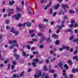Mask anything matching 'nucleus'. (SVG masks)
<instances>
[{
  "mask_svg": "<svg viewBox=\"0 0 78 78\" xmlns=\"http://www.w3.org/2000/svg\"><path fill=\"white\" fill-rule=\"evenodd\" d=\"M64 67L66 69V70H67V69H69V67H68V66H67V64H65L64 65Z\"/></svg>",
  "mask_w": 78,
  "mask_h": 78,
  "instance_id": "nucleus-22",
  "label": "nucleus"
},
{
  "mask_svg": "<svg viewBox=\"0 0 78 78\" xmlns=\"http://www.w3.org/2000/svg\"><path fill=\"white\" fill-rule=\"evenodd\" d=\"M67 32H71V33H72V29H69L68 30H66Z\"/></svg>",
  "mask_w": 78,
  "mask_h": 78,
  "instance_id": "nucleus-34",
  "label": "nucleus"
},
{
  "mask_svg": "<svg viewBox=\"0 0 78 78\" xmlns=\"http://www.w3.org/2000/svg\"><path fill=\"white\" fill-rule=\"evenodd\" d=\"M73 38H74V36H72L71 37H70V40H72V39H73Z\"/></svg>",
  "mask_w": 78,
  "mask_h": 78,
  "instance_id": "nucleus-53",
  "label": "nucleus"
},
{
  "mask_svg": "<svg viewBox=\"0 0 78 78\" xmlns=\"http://www.w3.org/2000/svg\"><path fill=\"white\" fill-rule=\"evenodd\" d=\"M39 59L38 58H36L34 60V62L32 63V65L33 66V67H36V62H37L39 61Z\"/></svg>",
  "mask_w": 78,
  "mask_h": 78,
  "instance_id": "nucleus-1",
  "label": "nucleus"
},
{
  "mask_svg": "<svg viewBox=\"0 0 78 78\" xmlns=\"http://www.w3.org/2000/svg\"><path fill=\"white\" fill-rule=\"evenodd\" d=\"M20 17H21V15L20 13H18L17 14V16L15 17V18L16 20H19Z\"/></svg>",
  "mask_w": 78,
  "mask_h": 78,
  "instance_id": "nucleus-5",
  "label": "nucleus"
},
{
  "mask_svg": "<svg viewBox=\"0 0 78 78\" xmlns=\"http://www.w3.org/2000/svg\"><path fill=\"white\" fill-rule=\"evenodd\" d=\"M42 27H43V26L42 24H39V30L41 32L42 31Z\"/></svg>",
  "mask_w": 78,
  "mask_h": 78,
  "instance_id": "nucleus-6",
  "label": "nucleus"
},
{
  "mask_svg": "<svg viewBox=\"0 0 78 78\" xmlns=\"http://www.w3.org/2000/svg\"><path fill=\"white\" fill-rule=\"evenodd\" d=\"M75 20H72L71 21V23H75Z\"/></svg>",
  "mask_w": 78,
  "mask_h": 78,
  "instance_id": "nucleus-47",
  "label": "nucleus"
},
{
  "mask_svg": "<svg viewBox=\"0 0 78 78\" xmlns=\"http://www.w3.org/2000/svg\"><path fill=\"white\" fill-rule=\"evenodd\" d=\"M43 22H48V20L47 19H44L43 20Z\"/></svg>",
  "mask_w": 78,
  "mask_h": 78,
  "instance_id": "nucleus-35",
  "label": "nucleus"
},
{
  "mask_svg": "<svg viewBox=\"0 0 78 78\" xmlns=\"http://www.w3.org/2000/svg\"><path fill=\"white\" fill-rule=\"evenodd\" d=\"M14 1H10L9 2V5L10 6H11L12 5H14Z\"/></svg>",
  "mask_w": 78,
  "mask_h": 78,
  "instance_id": "nucleus-9",
  "label": "nucleus"
},
{
  "mask_svg": "<svg viewBox=\"0 0 78 78\" xmlns=\"http://www.w3.org/2000/svg\"><path fill=\"white\" fill-rule=\"evenodd\" d=\"M23 56H26V52H23Z\"/></svg>",
  "mask_w": 78,
  "mask_h": 78,
  "instance_id": "nucleus-60",
  "label": "nucleus"
},
{
  "mask_svg": "<svg viewBox=\"0 0 78 78\" xmlns=\"http://www.w3.org/2000/svg\"><path fill=\"white\" fill-rule=\"evenodd\" d=\"M8 11H12V12H11L12 14H13V13H14V10H13V9H8Z\"/></svg>",
  "mask_w": 78,
  "mask_h": 78,
  "instance_id": "nucleus-24",
  "label": "nucleus"
},
{
  "mask_svg": "<svg viewBox=\"0 0 78 78\" xmlns=\"http://www.w3.org/2000/svg\"><path fill=\"white\" fill-rule=\"evenodd\" d=\"M34 32V30H30V34H31V33H33Z\"/></svg>",
  "mask_w": 78,
  "mask_h": 78,
  "instance_id": "nucleus-33",
  "label": "nucleus"
},
{
  "mask_svg": "<svg viewBox=\"0 0 78 78\" xmlns=\"http://www.w3.org/2000/svg\"><path fill=\"white\" fill-rule=\"evenodd\" d=\"M72 71L73 73H75L76 72H78V69H75L74 68H73L72 70Z\"/></svg>",
  "mask_w": 78,
  "mask_h": 78,
  "instance_id": "nucleus-10",
  "label": "nucleus"
},
{
  "mask_svg": "<svg viewBox=\"0 0 78 78\" xmlns=\"http://www.w3.org/2000/svg\"><path fill=\"white\" fill-rule=\"evenodd\" d=\"M66 47L65 45H63L62 46V48L63 50H65L66 48Z\"/></svg>",
  "mask_w": 78,
  "mask_h": 78,
  "instance_id": "nucleus-40",
  "label": "nucleus"
},
{
  "mask_svg": "<svg viewBox=\"0 0 78 78\" xmlns=\"http://www.w3.org/2000/svg\"><path fill=\"white\" fill-rule=\"evenodd\" d=\"M55 44L56 45L59 44V40H57L55 42Z\"/></svg>",
  "mask_w": 78,
  "mask_h": 78,
  "instance_id": "nucleus-25",
  "label": "nucleus"
},
{
  "mask_svg": "<svg viewBox=\"0 0 78 78\" xmlns=\"http://www.w3.org/2000/svg\"><path fill=\"white\" fill-rule=\"evenodd\" d=\"M58 66L60 67H61V69H62V66H63L62 64L61 63H58Z\"/></svg>",
  "mask_w": 78,
  "mask_h": 78,
  "instance_id": "nucleus-15",
  "label": "nucleus"
},
{
  "mask_svg": "<svg viewBox=\"0 0 78 78\" xmlns=\"http://www.w3.org/2000/svg\"><path fill=\"white\" fill-rule=\"evenodd\" d=\"M12 63L13 65H16L17 64V62L15 61H13Z\"/></svg>",
  "mask_w": 78,
  "mask_h": 78,
  "instance_id": "nucleus-30",
  "label": "nucleus"
},
{
  "mask_svg": "<svg viewBox=\"0 0 78 78\" xmlns=\"http://www.w3.org/2000/svg\"><path fill=\"white\" fill-rule=\"evenodd\" d=\"M40 48H44V45H41L40 46Z\"/></svg>",
  "mask_w": 78,
  "mask_h": 78,
  "instance_id": "nucleus-56",
  "label": "nucleus"
},
{
  "mask_svg": "<svg viewBox=\"0 0 78 78\" xmlns=\"http://www.w3.org/2000/svg\"><path fill=\"white\" fill-rule=\"evenodd\" d=\"M73 59L74 60H75L76 59V60L77 61H78V57L77 56V55H76L75 56H74L73 57Z\"/></svg>",
  "mask_w": 78,
  "mask_h": 78,
  "instance_id": "nucleus-13",
  "label": "nucleus"
},
{
  "mask_svg": "<svg viewBox=\"0 0 78 78\" xmlns=\"http://www.w3.org/2000/svg\"><path fill=\"white\" fill-rule=\"evenodd\" d=\"M41 76V71H37L36 74L35 75L34 77L35 78H39Z\"/></svg>",
  "mask_w": 78,
  "mask_h": 78,
  "instance_id": "nucleus-2",
  "label": "nucleus"
},
{
  "mask_svg": "<svg viewBox=\"0 0 78 78\" xmlns=\"http://www.w3.org/2000/svg\"><path fill=\"white\" fill-rule=\"evenodd\" d=\"M43 69L44 70H45V71H47V70H48V69H47V66L45 65L44 66Z\"/></svg>",
  "mask_w": 78,
  "mask_h": 78,
  "instance_id": "nucleus-21",
  "label": "nucleus"
},
{
  "mask_svg": "<svg viewBox=\"0 0 78 78\" xmlns=\"http://www.w3.org/2000/svg\"><path fill=\"white\" fill-rule=\"evenodd\" d=\"M78 27V23H76L75 24L74 28H76V27Z\"/></svg>",
  "mask_w": 78,
  "mask_h": 78,
  "instance_id": "nucleus-50",
  "label": "nucleus"
},
{
  "mask_svg": "<svg viewBox=\"0 0 78 78\" xmlns=\"http://www.w3.org/2000/svg\"><path fill=\"white\" fill-rule=\"evenodd\" d=\"M28 11L29 13H30V14H31L32 12V9L30 8V7H28Z\"/></svg>",
  "mask_w": 78,
  "mask_h": 78,
  "instance_id": "nucleus-11",
  "label": "nucleus"
},
{
  "mask_svg": "<svg viewBox=\"0 0 78 78\" xmlns=\"http://www.w3.org/2000/svg\"><path fill=\"white\" fill-rule=\"evenodd\" d=\"M35 34H32V35H31V37H34V36H35Z\"/></svg>",
  "mask_w": 78,
  "mask_h": 78,
  "instance_id": "nucleus-63",
  "label": "nucleus"
},
{
  "mask_svg": "<svg viewBox=\"0 0 78 78\" xmlns=\"http://www.w3.org/2000/svg\"><path fill=\"white\" fill-rule=\"evenodd\" d=\"M13 78H16V77H17L18 78H19V74H17V75L16 74H14L13 76Z\"/></svg>",
  "mask_w": 78,
  "mask_h": 78,
  "instance_id": "nucleus-18",
  "label": "nucleus"
},
{
  "mask_svg": "<svg viewBox=\"0 0 78 78\" xmlns=\"http://www.w3.org/2000/svg\"><path fill=\"white\" fill-rule=\"evenodd\" d=\"M60 31V30L59 29H58L56 31V33L57 34L59 33Z\"/></svg>",
  "mask_w": 78,
  "mask_h": 78,
  "instance_id": "nucleus-57",
  "label": "nucleus"
},
{
  "mask_svg": "<svg viewBox=\"0 0 78 78\" xmlns=\"http://www.w3.org/2000/svg\"><path fill=\"white\" fill-rule=\"evenodd\" d=\"M51 2H49V4H48V5L44 7V9L47 10V8H48V7H50V6H51Z\"/></svg>",
  "mask_w": 78,
  "mask_h": 78,
  "instance_id": "nucleus-7",
  "label": "nucleus"
},
{
  "mask_svg": "<svg viewBox=\"0 0 78 78\" xmlns=\"http://www.w3.org/2000/svg\"><path fill=\"white\" fill-rule=\"evenodd\" d=\"M40 3H41L42 4H44V2H46L47 0H41L40 1Z\"/></svg>",
  "mask_w": 78,
  "mask_h": 78,
  "instance_id": "nucleus-17",
  "label": "nucleus"
},
{
  "mask_svg": "<svg viewBox=\"0 0 78 78\" xmlns=\"http://www.w3.org/2000/svg\"><path fill=\"white\" fill-rule=\"evenodd\" d=\"M54 72H55V71L54 70L50 69L49 70V73H54Z\"/></svg>",
  "mask_w": 78,
  "mask_h": 78,
  "instance_id": "nucleus-29",
  "label": "nucleus"
},
{
  "mask_svg": "<svg viewBox=\"0 0 78 78\" xmlns=\"http://www.w3.org/2000/svg\"><path fill=\"white\" fill-rule=\"evenodd\" d=\"M8 61L5 60L4 62L5 64H7L8 63Z\"/></svg>",
  "mask_w": 78,
  "mask_h": 78,
  "instance_id": "nucleus-64",
  "label": "nucleus"
},
{
  "mask_svg": "<svg viewBox=\"0 0 78 78\" xmlns=\"http://www.w3.org/2000/svg\"><path fill=\"white\" fill-rule=\"evenodd\" d=\"M68 62L70 64H72V61L69 60L68 61Z\"/></svg>",
  "mask_w": 78,
  "mask_h": 78,
  "instance_id": "nucleus-41",
  "label": "nucleus"
},
{
  "mask_svg": "<svg viewBox=\"0 0 78 78\" xmlns=\"http://www.w3.org/2000/svg\"><path fill=\"white\" fill-rule=\"evenodd\" d=\"M56 27L57 28H58V30H62V27H64V25L63 24H62L61 25H58Z\"/></svg>",
  "mask_w": 78,
  "mask_h": 78,
  "instance_id": "nucleus-4",
  "label": "nucleus"
},
{
  "mask_svg": "<svg viewBox=\"0 0 78 78\" xmlns=\"http://www.w3.org/2000/svg\"><path fill=\"white\" fill-rule=\"evenodd\" d=\"M20 63H23V62H24V60L23 59L20 60Z\"/></svg>",
  "mask_w": 78,
  "mask_h": 78,
  "instance_id": "nucleus-37",
  "label": "nucleus"
},
{
  "mask_svg": "<svg viewBox=\"0 0 78 78\" xmlns=\"http://www.w3.org/2000/svg\"><path fill=\"white\" fill-rule=\"evenodd\" d=\"M52 37H54L55 38H58V35H56L55 34H54L52 35Z\"/></svg>",
  "mask_w": 78,
  "mask_h": 78,
  "instance_id": "nucleus-19",
  "label": "nucleus"
},
{
  "mask_svg": "<svg viewBox=\"0 0 78 78\" xmlns=\"http://www.w3.org/2000/svg\"><path fill=\"white\" fill-rule=\"evenodd\" d=\"M14 55L15 57H16V58L17 60H18V59H19V58L20 56L19 54H14Z\"/></svg>",
  "mask_w": 78,
  "mask_h": 78,
  "instance_id": "nucleus-8",
  "label": "nucleus"
},
{
  "mask_svg": "<svg viewBox=\"0 0 78 78\" xmlns=\"http://www.w3.org/2000/svg\"><path fill=\"white\" fill-rule=\"evenodd\" d=\"M50 37H49L47 39V40H46V41H47V42H50V40H50Z\"/></svg>",
  "mask_w": 78,
  "mask_h": 78,
  "instance_id": "nucleus-48",
  "label": "nucleus"
},
{
  "mask_svg": "<svg viewBox=\"0 0 78 78\" xmlns=\"http://www.w3.org/2000/svg\"><path fill=\"white\" fill-rule=\"evenodd\" d=\"M32 24L31 23H30L29 22H27V25L28 27H31Z\"/></svg>",
  "mask_w": 78,
  "mask_h": 78,
  "instance_id": "nucleus-12",
  "label": "nucleus"
},
{
  "mask_svg": "<svg viewBox=\"0 0 78 78\" xmlns=\"http://www.w3.org/2000/svg\"><path fill=\"white\" fill-rule=\"evenodd\" d=\"M6 28L7 30H9L10 28V26H7L6 27Z\"/></svg>",
  "mask_w": 78,
  "mask_h": 78,
  "instance_id": "nucleus-51",
  "label": "nucleus"
},
{
  "mask_svg": "<svg viewBox=\"0 0 78 78\" xmlns=\"http://www.w3.org/2000/svg\"><path fill=\"white\" fill-rule=\"evenodd\" d=\"M14 30V27H12L11 30V32H12V33H14V34H15V36H17V35H18L19 32L18 31H16L15 30Z\"/></svg>",
  "mask_w": 78,
  "mask_h": 78,
  "instance_id": "nucleus-3",
  "label": "nucleus"
},
{
  "mask_svg": "<svg viewBox=\"0 0 78 78\" xmlns=\"http://www.w3.org/2000/svg\"><path fill=\"white\" fill-rule=\"evenodd\" d=\"M73 24H71L69 26V27L71 28H73Z\"/></svg>",
  "mask_w": 78,
  "mask_h": 78,
  "instance_id": "nucleus-54",
  "label": "nucleus"
},
{
  "mask_svg": "<svg viewBox=\"0 0 78 78\" xmlns=\"http://www.w3.org/2000/svg\"><path fill=\"white\" fill-rule=\"evenodd\" d=\"M23 75H24V72H23L21 73L20 74V77H22V76H23Z\"/></svg>",
  "mask_w": 78,
  "mask_h": 78,
  "instance_id": "nucleus-27",
  "label": "nucleus"
},
{
  "mask_svg": "<svg viewBox=\"0 0 78 78\" xmlns=\"http://www.w3.org/2000/svg\"><path fill=\"white\" fill-rule=\"evenodd\" d=\"M41 39H42L43 41H45V39H46V37H45L43 36L42 37Z\"/></svg>",
  "mask_w": 78,
  "mask_h": 78,
  "instance_id": "nucleus-28",
  "label": "nucleus"
},
{
  "mask_svg": "<svg viewBox=\"0 0 78 78\" xmlns=\"http://www.w3.org/2000/svg\"><path fill=\"white\" fill-rule=\"evenodd\" d=\"M73 41L74 42H77L78 41V39L76 38V39H74L73 40Z\"/></svg>",
  "mask_w": 78,
  "mask_h": 78,
  "instance_id": "nucleus-32",
  "label": "nucleus"
},
{
  "mask_svg": "<svg viewBox=\"0 0 78 78\" xmlns=\"http://www.w3.org/2000/svg\"><path fill=\"white\" fill-rule=\"evenodd\" d=\"M33 54L34 55H37V54H38V51H36V52L33 51Z\"/></svg>",
  "mask_w": 78,
  "mask_h": 78,
  "instance_id": "nucleus-31",
  "label": "nucleus"
},
{
  "mask_svg": "<svg viewBox=\"0 0 78 78\" xmlns=\"http://www.w3.org/2000/svg\"><path fill=\"white\" fill-rule=\"evenodd\" d=\"M62 7H63V8H68V5H67V4H66L65 5L62 4Z\"/></svg>",
  "mask_w": 78,
  "mask_h": 78,
  "instance_id": "nucleus-16",
  "label": "nucleus"
},
{
  "mask_svg": "<svg viewBox=\"0 0 78 78\" xmlns=\"http://www.w3.org/2000/svg\"><path fill=\"white\" fill-rule=\"evenodd\" d=\"M56 59V58H52L51 60V62L52 61H55V60Z\"/></svg>",
  "mask_w": 78,
  "mask_h": 78,
  "instance_id": "nucleus-36",
  "label": "nucleus"
},
{
  "mask_svg": "<svg viewBox=\"0 0 78 78\" xmlns=\"http://www.w3.org/2000/svg\"><path fill=\"white\" fill-rule=\"evenodd\" d=\"M59 6H60L59 4H57L56 6H55V9H57L59 7Z\"/></svg>",
  "mask_w": 78,
  "mask_h": 78,
  "instance_id": "nucleus-14",
  "label": "nucleus"
},
{
  "mask_svg": "<svg viewBox=\"0 0 78 78\" xmlns=\"http://www.w3.org/2000/svg\"><path fill=\"white\" fill-rule=\"evenodd\" d=\"M69 48H70V47H67L66 46V48L65 49H66V50H68V51H69Z\"/></svg>",
  "mask_w": 78,
  "mask_h": 78,
  "instance_id": "nucleus-46",
  "label": "nucleus"
},
{
  "mask_svg": "<svg viewBox=\"0 0 78 78\" xmlns=\"http://www.w3.org/2000/svg\"><path fill=\"white\" fill-rule=\"evenodd\" d=\"M27 48L29 49V50H30V46L29 45H28L27 46Z\"/></svg>",
  "mask_w": 78,
  "mask_h": 78,
  "instance_id": "nucleus-61",
  "label": "nucleus"
},
{
  "mask_svg": "<svg viewBox=\"0 0 78 78\" xmlns=\"http://www.w3.org/2000/svg\"><path fill=\"white\" fill-rule=\"evenodd\" d=\"M13 45H14V47H19V45L17 44H14Z\"/></svg>",
  "mask_w": 78,
  "mask_h": 78,
  "instance_id": "nucleus-44",
  "label": "nucleus"
},
{
  "mask_svg": "<svg viewBox=\"0 0 78 78\" xmlns=\"http://www.w3.org/2000/svg\"><path fill=\"white\" fill-rule=\"evenodd\" d=\"M43 62V60H41V61H39V63L40 64H42V63Z\"/></svg>",
  "mask_w": 78,
  "mask_h": 78,
  "instance_id": "nucleus-62",
  "label": "nucleus"
},
{
  "mask_svg": "<svg viewBox=\"0 0 78 78\" xmlns=\"http://www.w3.org/2000/svg\"><path fill=\"white\" fill-rule=\"evenodd\" d=\"M56 15V12H55L53 13V15H52V16L53 17H55Z\"/></svg>",
  "mask_w": 78,
  "mask_h": 78,
  "instance_id": "nucleus-58",
  "label": "nucleus"
},
{
  "mask_svg": "<svg viewBox=\"0 0 78 78\" xmlns=\"http://www.w3.org/2000/svg\"><path fill=\"white\" fill-rule=\"evenodd\" d=\"M63 19H68V17L67 16H65L63 17Z\"/></svg>",
  "mask_w": 78,
  "mask_h": 78,
  "instance_id": "nucleus-42",
  "label": "nucleus"
},
{
  "mask_svg": "<svg viewBox=\"0 0 78 78\" xmlns=\"http://www.w3.org/2000/svg\"><path fill=\"white\" fill-rule=\"evenodd\" d=\"M32 70V69H31V68H30L28 69V70H27V72H31Z\"/></svg>",
  "mask_w": 78,
  "mask_h": 78,
  "instance_id": "nucleus-52",
  "label": "nucleus"
},
{
  "mask_svg": "<svg viewBox=\"0 0 78 78\" xmlns=\"http://www.w3.org/2000/svg\"><path fill=\"white\" fill-rule=\"evenodd\" d=\"M69 12H71V13H74V12H75L72 10H69Z\"/></svg>",
  "mask_w": 78,
  "mask_h": 78,
  "instance_id": "nucleus-43",
  "label": "nucleus"
},
{
  "mask_svg": "<svg viewBox=\"0 0 78 78\" xmlns=\"http://www.w3.org/2000/svg\"><path fill=\"white\" fill-rule=\"evenodd\" d=\"M14 45H12L9 47V48L10 49H12V48H14Z\"/></svg>",
  "mask_w": 78,
  "mask_h": 78,
  "instance_id": "nucleus-26",
  "label": "nucleus"
},
{
  "mask_svg": "<svg viewBox=\"0 0 78 78\" xmlns=\"http://www.w3.org/2000/svg\"><path fill=\"white\" fill-rule=\"evenodd\" d=\"M77 52H78V50L76 49L75 51L73 53L74 55H75V54H76V53H77Z\"/></svg>",
  "mask_w": 78,
  "mask_h": 78,
  "instance_id": "nucleus-39",
  "label": "nucleus"
},
{
  "mask_svg": "<svg viewBox=\"0 0 78 78\" xmlns=\"http://www.w3.org/2000/svg\"><path fill=\"white\" fill-rule=\"evenodd\" d=\"M32 40L33 42H37L38 40L37 38H34L32 39Z\"/></svg>",
  "mask_w": 78,
  "mask_h": 78,
  "instance_id": "nucleus-23",
  "label": "nucleus"
},
{
  "mask_svg": "<svg viewBox=\"0 0 78 78\" xmlns=\"http://www.w3.org/2000/svg\"><path fill=\"white\" fill-rule=\"evenodd\" d=\"M54 53H55V52H54V51H50V54H54Z\"/></svg>",
  "mask_w": 78,
  "mask_h": 78,
  "instance_id": "nucleus-59",
  "label": "nucleus"
},
{
  "mask_svg": "<svg viewBox=\"0 0 78 78\" xmlns=\"http://www.w3.org/2000/svg\"><path fill=\"white\" fill-rule=\"evenodd\" d=\"M16 10L17 11H21V9H20L18 7H16Z\"/></svg>",
  "mask_w": 78,
  "mask_h": 78,
  "instance_id": "nucleus-45",
  "label": "nucleus"
},
{
  "mask_svg": "<svg viewBox=\"0 0 78 78\" xmlns=\"http://www.w3.org/2000/svg\"><path fill=\"white\" fill-rule=\"evenodd\" d=\"M49 14H53V9L52 8H51L49 10Z\"/></svg>",
  "mask_w": 78,
  "mask_h": 78,
  "instance_id": "nucleus-20",
  "label": "nucleus"
},
{
  "mask_svg": "<svg viewBox=\"0 0 78 78\" xmlns=\"http://www.w3.org/2000/svg\"><path fill=\"white\" fill-rule=\"evenodd\" d=\"M9 42L10 44H13L12 41H9Z\"/></svg>",
  "mask_w": 78,
  "mask_h": 78,
  "instance_id": "nucleus-55",
  "label": "nucleus"
},
{
  "mask_svg": "<svg viewBox=\"0 0 78 78\" xmlns=\"http://www.w3.org/2000/svg\"><path fill=\"white\" fill-rule=\"evenodd\" d=\"M9 20H6L5 21V23L6 24H8V23H9Z\"/></svg>",
  "mask_w": 78,
  "mask_h": 78,
  "instance_id": "nucleus-49",
  "label": "nucleus"
},
{
  "mask_svg": "<svg viewBox=\"0 0 78 78\" xmlns=\"http://www.w3.org/2000/svg\"><path fill=\"white\" fill-rule=\"evenodd\" d=\"M37 35L38 36H41L42 35V33H39L37 34Z\"/></svg>",
  "mask_w": 78,
  "mask_h": 78,
  "instance_id": "nucleus-38",
  "label": "nucleus"
}]
</instances>
